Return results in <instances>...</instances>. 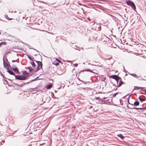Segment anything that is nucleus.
<instances>
[{"label":"nucleus","instance_id":"nucleus-21","mask_svg":"<svg viewBox=\"0 0 146 146\" xmlns=\"http://www.w3.org/2000/svg\"><path fill=\"white\" fill-rule=\"evenodd\" d=\"M28 58H29L31 61H33V59L31 57H30V56H28Z\"/></svg>","mask_w":146,"mask_h":146},{"label":"nucleus","instance_id":"nucleus-22","mask_svg":"<svg viewBox=\"0 0 146 146\" xmlns=\"http://www.w3.org/2000/svg\"><path fill=\"white\" fill-rule=\"evenodd\" d=\"M118 94V93H115L113 95V97H115V96L116 95Z\"/></svg>","mask_w":146,"mask_h":146},{"label":"nucleus","instance_id":"nucleus-37","mask_svg":"<svg viewBox=\"0 0 146 146\" xmlns=\"http://www.w3.org/2000/svg\"><path fill=\"white\" fill-rule=\"evenodd\" d=\"M60 129V128H58V129Z\"/></svg>","mask_w":146,"mask_h":146},{"label":"nucleus","instance_id":"nucleus-3","mask_svg":"<svg viewBox=\"0 0 146 146\" xmlns=\"http://www.w3.org/2000/svg\"><path fill=\"white\" fill-rule=\"evenodd\" d=\"M35 61L37 62L38 66L37 68V70H39L41 69L42 68V62L39 61Z\"/></svg>","mask_w":146,"mask_h":146},{"label":"nucleus","instance_id":"nucleus-6","mask_svg":"<svg viewBox=\"0 0 146 146\" xmlns=\"http://www.w3.org/2000/svg\"><path fill=\"white\" fill-rule=\"evenodd\" d=\"M110 78H112L114 79L117 82V84L118 83V79L119 78L120 79V78L117 75H112V76H110Z\"/></svg>","mask_w":146,"mask_h":146},{"label":"nucleus","instance_id":"nucleus-11","mask_svg":"<svg viewBox=\"0 0 146 146\" xmlns=\"http://www.w3.org/2000/svg\"><path fill=\"white\" fill-rule=\"evenodd\" d=\"M117 136H118V137H120L121 139H123L124 138V137L123 136L122 134H118L117 135Z\"/></svg>","mask_w":146,"mask_h":146},{"label":"nucleus","instance_id":"nucleus-25","mask_svg":"<svg viewBox=\"0 0 146 146\" xmlns=\"http://www.w3.org/2000/svg\"><path fill=\"white\" fill-rule=\"evenodd\" d=\"M141 91H145V92H146V90H141Z\"/></svg>","mask_w":146,"mask_h":146},{"label":"nucleus","instance_id":"nucleus-13","mask_svg":"<svg viewBox=\"0 0 146 146\" xmlns=\"http://www.w3.org/2000/svg\"><path fill=\"white\" fill-rule=\"evenodd\" d=\"M130 75L133 76L136 78H137L139 77V76H138L136 74H131Z\"/></svg>","mask_w":146,"mask_h":146},{"label":"nucleus","instance_id":"nucleus-14","mask_svg":"<svg viewBox=\"0 0 146 146\" xmlns=\"http://www.w3.org/2000/svg\"><path fill=\"white\" fill-rule=\"evenodd\" d=\"M46 88L48 89H50L52 87V85L51 84H50L46 86Z\"/></svg>","mask_w":146,"mask_h":146},{"label":"nucleus","instance_id":"nucleus-5","mask_svg":"<svg viewBox=\"0 0 146 146\" xmlns=\"http://www.w3.org/2000/svg\"><path fill=\"white\" fill-rule=\"evenodd\" d=\"M3 64L4 66L6 69H8L9 68V66L7 63L5 61L4 56L3 58Z\"/></svg>","mask_w":146,"mask_h":146},{"label":"nucleus","instance_id":"nucleus-24","mask_svg":"<svg viewBox=\"0 0 146 146\" xmlns=\"http://www.w3.org/2000/svg\"><path fill=\"white\" fill-rule=\"evenodd\" d=\"M74 65L75 67H76V66H78V64H76H76H74Z\"/></svg>","mask_w":146,"mask_h":146},{"label":"nucleus","instance_id":"nucleus-9","mask_svg":"<svg viewBox=\"0 0 146 146\" xmlns=\"http://www.w3.org/2000/svg\"><path fill=\"white\" fill-rule=\"evenodd\" d=\"M124 84V83L122 81H120L119 83V84H118V83L117 84V86L118 87H120L122 84Z\"/></svg>","mask_w":146,"mask_h":146},{"label":"nucleus","instance_id":"nucleus-17","mask_svg":"<svg viewBox=\"0 0 146 146\" xmlns=\"http://www.w3.org/2000/svg\"><path fill=\"white\" fill-rule=\"evenodd\" d=\"M28 69L29 70L30 72H31L33 70V69L31 67H29Z\"/></svg>","mask_w":146,"mask_h":146},{"label":"nucleus","instance_id":"nucleus-10","mask_svg":"<svg viewBox=\"0 0 146 146\" xmlns=\"http://www.w3.org/2000/svg\"><path fill=\"white\" fill-rule=\"evenodd\" d=\"M23 74L25 75L24 76H26L27 77L28 76V75L29 74L26 71H24L23 72Z\"/></svg>","mask_w":146,"mask_h":146},{"label":"nucleus","instance_id":"nucleus-30","mask_svg":"<svg viewBox=\"0 0 146 146\" xmlns=\"http://www.w3.org/2000/svg\"><path fill=\"white\" fill-rule=\"evenodd\" d=\"M20 87H22L23 86V84L21 85V86H20Z\"/></svg>","mask_w":146,"mask_h":146},{"label":"nucleus","instance_id":"nucleus-29","mask_svg":"<svg viewBox=\"0 0 146 146\" xmlns=\"http://www.w3.org/2000/svg\"><path fill=\"white\" fill-rule=\"evenodd\" d=\"M10 51H9V52H7V54L9 53H10Z\"/></svg>","mask_w":146,"mask_h":146},{"label":"nucleus","instance_id":"nucleus-18","mask_svg":"<svg viewBox=\"0 0 146 146\" xmlns=\"http://www.w3.org/2000/svg\"><path fill=\"white\" fill-rule=\"evenodd\" d=\"M6 42H2L0 43V45H1L4 44L6 45Z\"/></svg>","mask_w":146,"mask_h":146},{"label":"nucleus","instance_id":"nucleus-34","mask_svg":"<svg viewBox=\"0 0 146 146\" xmlns=\"http://www.w3.org/2000/svg\"><path fill=\"white\" fill-rule=\"evenodd\" d=\"M66 61L68 62H69V61Z\"/></svg>","mask_w":146,"mask_h":146},{"label":"nucleus","instance_id":"nucleus-38","mask_svg":"<svg viewBox=\"0 0 146 146\" xmlns=\"http://www.w3.org/2000/svg\"><path fill=\"white\" fill-rule=\"evenodd\" d=\"M26 83H25L24 84H25Z\"/></svg>","mask_w":146,"mask_h":146},{"label":"nucleus","instance_id":"nucleus-4","mask_svg":"<svg viewBox=\"0 0 146 146\" xmlns=\"http://www.w3.org/2000/svg\"><path fill=\"white\" fill-rule=\"evenodd\" d=\"M12 69L17 74H20V72L19 71L17 67H15L14 65H12Z\"/></svg>","mask_w":146,"mask_h":146},{"label":"nucleus","instance_id":"nucleus-12","mask_svg":"<svg viewBox=\"0 0 146 146\" xmlns=\"http://www.w3.org/2000/svg\"><path fill=\"white\" fill-rule=\"evenodd\" d=\"M144 88L138 87L137 86H134V88L133 89L134 90H138L140 89H143Z\"/></svg>","mask_w":146,"mask_h":146},{"label":"nucleus","instance_id":"nucleus-2","mask_svg":"<svg viewBox=\"0 0 146 146\" xmlns=\"http://www.w3.org/2000/svg\"><path fill=\"white\" fill-rule=\"evenodd\" d=\"M15 78L16 80H26L27 77L23 75H15Z\"/></svg>","mask_w":146,"mask_h":146},{"label":"nucleus","instance_id":"nucleus-28","mask_svg":"<svg viewBox=\"0 0 146 146\" xmlns=\"http://www.w3.org/2000/svg\"><path fill=\"white\" fill-rule=\"evenodd\" d=\"M96 99H98V100H99V99L100 98L99 97H96Z\"/></svg>","mask_w":146,"mask_h":146},{"label":"nucleus","instance_id":"nucleus-16","mask_svg":"<svg viewBox=\"0 0 146 146\" xmlns=\"http://www.w3.org/2000/svg\"><path fill=\"white\" fill-rule=\"evenodd\" d=\"M139 104V102L137 101H135L134 103V105L135 106H138Z\"/></svg>","mask_w":146,"mask_h":146},{"label":"nucleus","instance_id":"nucleus-19","mask_svg":"<svg viewBox=\"0 0 146 146\" xmlns=\"http://www.w3.org/2000/svg\"><path fill=\"white\" fill-rule=\"evenodd\" d=\"M136 109H139V110H143V109H146V108H135Z\"/></svg>","mask_w":146,"mask_h":146},{"label":"nucleus","instance_id":"nucleus-23","mask_svg":"<svg viewBox=\"0 0 146 146\" xmlns=\"http://www.w3.org/2000/svg\"><path fill=\"white\" fill-rule=\"evenodd\" d=\"M86 71H89L91 72H93L91 70L89 69H87Z\"/></svg>","mask_w":146,"mask_h":146},{"label":"nucleus","instance_id":"nucleus-20","mask_svg":"<svg viewBox=\"0 0 146 146\" xmlns=\"http://www.w3.org/2000/svg\"><path fill=\"white\" fill-rule=\"evenodd\" d=\"M139 99L141 102H143L144 101V99L141 98L140 96L139 98Z\"/></svg>","mask_w":146,"mask_h":146},{"label":"nucleus","instance_id":"nucleus-1","mask_svg":"<svg viewBox=\"0 0 146 146\" xmlns=\"http://www.w3.org/2000/svg\"><path fill=\"white\" fill-rule=\"evenodd\" d=\"M126 3L128 5L131 6L132 8L135 11L136 7L133 1L130 0H128L126 1Z\"/></svg>","mask_w":146,"mask_h":146},{"label":"nucleus","instance_id":"nucleus-36","mask_svg":"<svg viewBox=\"0 0 146 146\" xmlns=\"http://www.w3.org/2000/svg\"><path fill=\"white\" fill-rule=\"evenodd\" d=\"M11 19H9V20H11Z\"/></svg>","mask_w":146,"mask_h":146},{"label":"nucleus","instance_id":"nucleus-33","mask_svg":"<svg viewBox=\"0 0 146 146\" xmlns=\"http://www.w3.org/2000/svg\"><path fill=\"white\" fill-rule=\"evenodd\" d=\"M34 80H32L30 82H32V81H34Z\"/></svg>","mask_w":146,"mask_h":146},{"label":"nucleus","instance_id":"nucleus-31","mask_svg":"<svg viewBox=\"0 0 146 146\" xmlns=\"http://www.w3.org/2000/svg\"><path fill=\"white\" fill-rule=\"evenodd\" d=\"M111 58H111H109L107 59L110 60V59Z\"/></svg>","mask_w":146,"mask_h":146},{"label":"nucleus","instance_id":"nucleus-32","mask_svg":"<svg viewBox=\"0 0 146 146\" xmlns=\"http://www.w3.org/2000/svg\"><path fill=\"white\" fill-rule=\"evenodd\" d=\"M128 103L129 104V100H128Z\"/></svg>","mask_w":146,"mask_h":146},{"label":"nucleus","instance_id":"nucleus-35","mask_svg":"<svg viewBox=\"0 0 146 146\" xmlns=\"http://www.w3.org/2000/svg\"><path fill=\"white\" fill-rule=\"evenodd\" d=\"M29 82H28L27 83V84H29Z\"/></svg>","mask_w":146,"mask_h":146},{"label":"nucleus","instance_id":"nucleus-7","mask_svg":"<svg viewBox=\"0 0 146 146\" xmlns=\"http://www.w3.org/2000/svg\"><path fill=\"white\" fill-rule=\"evenodd\" d=\"M61 62L60 60H58L57 61H56L54 60L52 63V64L57 66L59 64V62Z\"/></svg>","mask_w":146,"mask_h":146},{"label":"nucleus","instance_id":"nucleus-8","mask_svg":"<svg viewBox=\"0 0 146 146\" xmlns=\"http://www.w3.org/2000/svg\"><path fill=\"white\" fill-rule=\"evenodd\" d=\"M7 72L9 73L10 74L14 76L16 75L11 70L8 69L7 70Z\"/></svg>","mask_w":146,"mask_h":146},{"label":"nucleus","instance_id":"nucleus-15","mask_svg":"<svg viewBox=\"0 0 146 146\" xmlns=\"http://www.w3.org/2000/svg\"><path fill=\"white\" fill-rule=\"evenodd\" d=\"M31 64L33 67H35L36 66V65L35 63L33 61H32Z\"/></svg>","mask_w":146,"mask_h":146},{"label":"nucleus","instance_id":"nucleus-27","mask_svg":"<svg viewBox=\"0 0 146 146\" xmlns=\"http://www.w3.org/2000/svg\"><path fill=\"white\" fill-rule=\"evenodd\" d=\"M16 61V60H13L12 61V62H15Z\"/></svg>","mask_w":146,"mask_h":146},{"label":"nucleus","instance_id":"nucleus-26","mask_svg":"<svg viewBox=\"0 0 146 146\" xmlns=\"http://www.w3.org/2000/svg\"><path fill=\"white\" fill-rule=\"evenodd\" d=\"M58 60H59L57 58H56V61H58Z\"/></svg>","mask_w":146,"mask_h":146}]
</instances>
